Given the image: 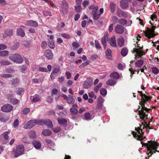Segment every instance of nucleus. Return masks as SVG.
<instances>
[{
	"mask_svg": "<svg viewBox=\"0 0 159 159\" xmlns=\"http://www.w3.org/2000/svg\"><path fill=\"white\" fill-rule=\"evenodd\" d=\"M48 44L49 47L51 49H53L55 48V45L53 40L49 41Z\"/></svg>",
	"mask_w": 159,
	"mask_h": 159,
	"instance_id": "nucleus-39",
	"label": "nucleus"
},
{
	"mask_svg": "<svg viewBox=\"0 0 159 159\" xmlns=\"http://www.w3.org/2000/svg\"><path fill=\"white\" fill-rule=\"evenodd\" d=\"M111 51L110 49H107L105 52V55L107 58L108 59H111Z\"/></svg>",
	"mask_w": 159,
	"mask_h": 159,
	"instance_id": "nucleus-24",
	"label": "nucleus"
},
{
	"mask_svg": "<svg viewBox=\"0 0 159 159\" xmlns=\"http://www.w3.org/2000/svg\"><path fill=\"white\" fill-rule=\"evenodd\" d=\"M26 24L28 25L36 27L38 26V23L35 21L30 20L26 21Z\"/></svg>",
	"mask_w": 159,
	"mask_h": 159,
	"instance_id": "nucleus-15",
	"label": "nucleus"
},
{
	"mask_svg": "<svg viewBox=\"0 0 159 159\" xmlns=\"http://www.w3.org/2000/svg\"><path fill=\"white\" fill-rule=\"evenodd\" d=\"M37 122V120H30L24 125V128L25 129H31L35 125Z\"/></svg>",
	"mask_w": 159,
	"mask_h": 159,
	"instance_id": "nucleus-7",
	"label": "nucleus"
},
{
	"mask_svg": "<svg viewBox=\"0 0 159 159\" xmlns=\"http://www.w3.org/2000/svg\"><path fill=\"white\" fill-rule=\"evenodd\" d=\"M44 55L49 60L52 59L53 57V54L52 51L50 49H48L44 52Z\"/></svg>",
	"mask_w": 159,
	"mask_h": 159,
	"instance_id": "nucleus-12",
	"label": "nucleus"
},
{
	"mask_svg": "<svg viewBox=\"0 0 159 159\" xmlns=\"http://www.w3.org/2000/svg\"><path fill=\"white\" fill-rule=\"evenodd\" d=\"M25 32L22 28H19L17 29L16 35L17 36H20L21 37H23L25 36Z\"/></svg>",
	"mask_w": 159,
	"mask_h": 159,
	"instance_id": "nucleus-17",
	"label": "nucleus"
},
{
	"mask_svg": "<svg viewBox=\"0 0 159 159\" xmlns=\"http://www.w3.org/2000/svg\"><path fill=\"white\" fill-rule=\"evenodd\" d=\"M136 43L138 45L137 48H134L132 52L134 53L135 52V55L136 56L141 57L144 54L143 49V46L140 47L139 46L137 42H136Z\"/></svg>",
	"mask_w": 159,
	"mask_h": 159,
	"instance_id": "nucleus-4",
	"label": "nucleus"
},
{
	"mask_svg": "<svg viewBox=\"0 0 159 159\" xmlns=\"http://www.w3.org/2000/svg\"><path fill=\"white\" fill-rule=\"evenodd\" d=\"M57 121L60 124L63 125H66L67 122V121L65 119L62 118H58Z\"/></svg>",
	"mask_w": 159,
	"mask_h": 159,
	"instance_id": "nucleus-22",
	"label": "nucleus"
},
{
	"mask_svg": "<svg viewBox=\"0 0 159 159\" xmlns=\"http://www.w3.org/2000/svg\"><path fill=\"white\" fill-rule=\"evenodd\" d=\"M52 130L55 133H57L61 130V128L59 127H57L52 128Z\"/></svg>",
	"mask_w": 159,
	"mask_h": 159,
	"instance_id": "nucleus-55",
	"label": "nucleus"
},
{
	"mask_svg": "<svg viewBox=\"0 0 159 159\" xmlns=\"http://www.w3.org/2000/svg\"><path fill=\"white\" fill-rule=\"evenodd\" d=\"M10 102L14 105H16L19 103V101L16 99H12L10 100Z\"/></svg>",
	"mask_w": 159,
	"mask_h": 159,
	"instance_id": "nucleus-48",
	"label": "nucleus"
},
{
	"mask_svg": "<svg viewBox=\"0 0 159 159\" xmlns=\"http://www.w3.org/2000/svg\"><path fill=\"white\" fill-rule=\"evenodd\" d=\"M72 46L74 48H78L79 46V44L76 42H73L72 43Z\"/></svg>",
	"mask_w": 159,
	"mask_h": 159,
	"instance_id": "nucleus-62",
	"label": "nucleus"
},
{
	"mask_svg": "<svg viewBox=\"0 0 159 159\" xmlns=\"http://www.w3.org/2000/svg\"><path fill=\"white\" fill-rule=\"evenodd\" d=\"M102 83H100L95 87L94 90L96 93H97L98 92L100 88L102 86Z\"/></svg>",
	"mask_w": 159,
	"mask_h": 159,
	"instance_id": "nucleus-42",
	"label": "nucleus"
},
{
	"mask_svg": "<svg viewBox=\"0 0 159 159\" xmlns=\"http://www.w3.org/2000/svg\"><path fill=\"white\" fill-rule=\"evenodd\" d=\"M10 60L16 63L20 64L23 61V59L20 54L15 53L11 54L9 57Z\"/></svg>",
	"mask_w": 159,
	"mask_h": 159,
	"instance_id": "nucleus-1",
	"label": "nucleus"
},
{
	"mask_svg": "<svg viewBox=\"0 0 159 159\" xmlns=\"http://www.w3.org/2000/svg\"><path fill=\"white\" fill-rule=\"evenodd\" d=\"M46 125L50 128L53 127V125L51 121L49 120H45L44 125Z\"/></svg>",
	"mask_w": 159,
	"mask_h": 159,
	"instance_id": "nucleus-25",
	"label": "nucleus"
},
{
	"mask_svg": "<svg viewBox=\"0 0 159 159\" xmlns=\"http://www.w3.org/2000/svg\"><path fill=\"white\" fill-rule=\"evenodd\" d=\"M20 44L18 42H16L15 43L12 47V49L13 50L16 49L19 47Z\"/></svg>",
	"mask_w": 159,
	"mask_h": 159,
	"instance_id": "nucleus-50",
	"label": "nucleus"
},
{
	"mask_svg": "<svg viewBox=\"0 0 159 159\" xmlns=\"http://www.w3.org/2000/svg\"><path fill=\"white\" fill-rule=\"evenodd\" d=\"M70 111L71 114L73 115H76L78 112V110L76 109L71 108L70 109Z\"/></svg>",
	"mask_w": 159,
	"mask_h": 159,
	"instance_id": "nucleus-40",
	"label": "nucleus"
},
{
	"mask_svg": "<svg viewBox=\"0 0 159 159\" xmlns=\"http://www.w3.org/2000/svg\"><path fill=\"white\" fill-rule=\"evenodd\" d=\"M128 49L125 48H123L121 51V55L123 56H125L128 54Z\"/></svg>",
	"mask_w": 159,
	"mask_h": 159,
	"instance_id": "nucleus-27",
	"label": "nucleus"
},
{
	"mask_svg": "<svg viewBox=\"0 0 159 159\" xmlns=\"http://www.w3.org/2000/svg\"><path fill=\"white\" fill-rule=\"evenodd\" d=\"M92 82L93 80L92 79H88L83 84L84 88L87 89L90 87L92 85Z\"/></svg>",
	"mask_w": 159,
	"mask_h": 159,
	"instance_id": "nucleus-11",
	"label": "nucleus"
},
{
	"mask_svg": "<svg viewBox=\"0 0 159 159\" xmlns=\"http://www.w3.org/2000/svg\"><path fill=\"white\" fill-rule=\"evenodd\" d=\"M110 76L111 77H113L116 79H118L120 77V75L118 73L114 72L110 74Z\"/></svg>",
	"mask_w": 159,
	"mask_h": 159,
	"instance_id": "nucleus-32",
	"label": "nucleus"
},
{
	"mask_svg": "<svg viewBox=\"0 0 159 159\" xmlns=\"http://www.w3.org/2000/svg\"><path fill=\"white\" fill-rule=\"evenodd\" d=\"M115 4L113 2H111L110 5V8L111 12H113L115 11Z\"/></svg>",
	"mask_w": 159,
	"mask_h": 159,
	"instance_id": "nucleus-34",
	"label": "nucleus"
},
{
	"mask_svg": "<svg viewBox=\"0 0 159 159\" xmlns=\"http://www.w3.org/2000/svg\"><path fill=\"white\" fill-rule=\"evenodd\" d=\"M45 120H40L37 121V123L38 124L41 125H44L45 122Z\"/></svg>",
	"mask_w": 159,
	"mask_h": 159,
	"instance_id": "nucleus-49",
	"label": "nucleus"
},
{
	"mask_svg": "<svg viewBox=\"0 0 159 159\" xmlns=\"http://www.w3.org/2000/svg\"><path fill=\"white\" fill-rule=\"evenodd\" d=\"M24 151V147L22 145H19L17 147L16 151L15 152V156L17 157L22 155Z\"/></svg>",
	"mask_w": 159,
	"mask_h": 159,
	"instance_id": "nucleus-6",
	"label": "nucleus"
},
{
	"mask_svg": "<svg viewBox=\"0 0 159 159\" xmlns=\"http://www.w3.org/2000/svg\"><path fill=\"white\" fill-rule=\"evenodd\" d=\"M102 103L100 102H98L97 103V105L96 107V108L97 109L99 110L102 107Z\"/></svg>",
	"mask_w": 159,
	"mask_h": 159,
	"instance_id": "nucleus-51",
	"label": "nucleus"
},
{
	"mask_svg": "<svg viewBox=\"0 0 159 159\" xmlns=\"http://www.w3.org/2000/svg\"><path fill=\"white\" fill-rule=\"evenodd\" d=\"M40 100V98L38 95H35L33 97L32 99V101L34 102H35L39 101Z\"/></svg>",
	"mask_w": 159,
	"mask_h": 159,
	"instance_id": "nucleus-44",
	"label": "nucleus"
},
{
	"mask_svg": "<svg viewBox=\"0 0 159 159\" xmlns=\"http://www.w3.org/2000/svg\"><path fill=\"white\" fill-rule=\"evenodd\" d=\"M108 42L111 46L113 47H117L115 36L113 35L108 40Z\"/></svg>",
	"mask_w": 159,
	"mask_h": 159,
	"instance_id": "nucleus-13",
	"label": "nucleus"
},
{
	"mask_svg": "<svg viewBox=\"0 0 159 159\" xmlns=\"http://www.w3.org/2000/svg\"><path fill=\"white\" fill-rule=\"evenodd\" d=\"M119 19L116 16H113L111 17L112 21L114 23L117 22V21H118Z\"/></svg>",
	"mask_w": 159,
	"mask_h": 159,
	"instance_id": "nucleus-47",
	"label": "nucleus"
},
{
	"mask_svg": "<svg viewBox=\"0 0 159 159\" xmlns=\"http://www.w3.org/2000/svg\"><path fill=\"white\" fill-rule=\"evenodd\" d=\"M47 46V43L46 41H44L42 42L41 43V47L42 49H45Z\"/></svg>",
	"mask_w": 159,
	"mask_h": 159,
	"instance_id": "nucleus-60",
	"label": "nucleus"
},
{
	"mask_svg": "<svg viewBox=\"0 0 159 159\" xmlns=\"http://www.w3.org/2000/svg\"><path fill=\"white\" fill-rule=\"evenodd\" d=\"M67 100V102L69 104H73L75 102V100L73 97L70 95H69V98Z\"/></svg>",
	"mask_w": 159,
	"mask_h": 159,
	"instance_id": "nucleus-28",
	"label": "nucleus"
},
{
	"mask_svg": "<svg viewBox=\"0 0 159 159\" xmlns=\"http://www.w3.org/2000/svg\"><path fill=\"white\" fill-rule=\"evenodd\" d=\"M143 61L142 60H138L135 63V66L138 68H140L143 66Z\"/></svg>",
	"mask_w": 159,
	"mask_h": 159,
	"instance_id": "nucleus-23",
	"label": "nucleus"
},
{
	"mask_svg": "<svg viewBox=\"0 0 159 159\" xmlns=\"http://www.w3.org/2000/svg\"><path fill=\"white\" fill-rule=\"evenodd\" d=\"M19 125V121L18 119H16L13 123V126L15 128L17 127Z\"/></svg>",
	"mask_w": 159,
	"mask_h": 159,
	"instance_id": "nucleus-58",
	"label": "nucleus"
},
{
	"mask_svg": "<svg viewBox=\"0 0 159 159\" xmlns=\"http://www.w3.org/2000/svg\"><path fill=\"white\" fill-rule=\"evenodd\" d=\"M120 7L124 9H125L129 7V3L126 0H123L120 2Z\"/></svg>",
	"mask_w": 159,
	"mask_h": 159,
	"instance_id": "nucleus-16",
	"label": "nucleus"
},
{
	"mask_svg": "<svg viewBox=\"0 0 159 159\" xmlns=\"http://www.w3.org/2000/svg\"><path fill=\"white\" fill-rule=\"evenodd\" d=\"M62 4L63 6L65 7V8H68V4L66 1L63 0L62 2Z\"/></svg>",
	"mask_w": 159,
	"mask_h": 159,
	"instance_id": "nucleus-54",
	"label": "nucleus"
},
{
	"mask_svg": "<svg viewBox=\"0 0 159 159\" xmlns=\"http://www.w3.org/2000/svg\"><path fill=\"white\" fill-rule=\"evenodd\" d=\"M84 117L86 120H91V116L89 112H86L84 114Z\"/></svg>",
	"mask_w": 159,
	"mask_h": 159,
	"instance_id": "nucleus-53",
	"label": "nucleus"
},
{
	"mask_svg": "<svg viewBox=\"0 0 159 159\" xmlns=\"http://www.w3.org/2000/svg\"><path fill=\"white\" fill-rule=\"evenodd\" d=\"M42 134L45 136H50L52 134L51 131L48 129H45L42 131Z\"/></svg>",
	"mask_w": 159,
	"mask_h": 159,
	"instance_id": "nucleus-21",
	"label": "nucleus"
},
{
	"mask_svg": "<svg viewBox=\"0 0 159 159\" xmlns=\"http://www.w3.org/2000/svg\"><path fill=\"white\" fill-rule=\"evenodd\" d=\"M98 58V56L97 54H93L90 56V59L92 60H95Z\"/></svg>",
	"mask_w": 159,
	"mask_h": 159,
	"instance_id": "nucleus-59",
	"label": "nucleus"
},
{
	"mask_svg": "<svg viewBox=\"0 0 159 159\" xmlns=\"http://www.w3.org/2000/svg\"><path fill=\"white\" fill-rule=\"evenodd\" d=\"M116 14L119 17L126 18L128 16L126 13L124 12L120 8L117 9L116 11Z\"/></svg>",
	"mask_w": 159,
	"mask_h": 159,
	"instance_id": "nucleus-8",
	"label": "nucleus"
},
{
	"mask_svg": "<svg viewBox=\"0 0 159 159\" xmlns=\"http://www.w3.org/2000/svg\"><path fill=\"white\" fill-rule=\"evenodd\" d=\"M93 18L94 20H97L98 19L100 16V14H99L98 12L94 11L93 12Z\"/></svg>",
	"mask_w": 159,
	"mask_h": 159,
	"instance_id": "nucleus-26",
	"label": "nucleus"
},
{
	"mask_svg": "<svg viewBox=\"0 0 159 159\" xmlns=\"http://www.w3.org/2000/svg\"><path fill=\"white\" fill-rule=\"evenodd\" d=\"M10 131L8 130V131L3 133V137L5 140H7L9 139L8 134L10 133Z\"/></svg>",
	"mask_w": 159,
	"mask_h": 159,
	"instance_id": "nucleus-38",
	"label": "nucleus"
},
{
	"mask_svg": "<svg viewBox=\"0 0 159 159\" xmlns=\"http://www.w3.org/2000/svg\"><path fill=\"white\" fill-rule=\"evenodd\" d=\"M30 109L29 108H25L23 110V112L25 114H27L30 111Z\"/></svg>",
	"mask_w": 159,
	"mask_h": 159,
	"instance_id": "nucleus-64",
	"label": "nucleus"
},
{
	"mask_svg": "<svg viewBox=\"0 0 159 159\" xmlns=\"http://www.w3.org/2000/svg\"><path fill=\"white\" fill-rule=\"evenodd\" d=\"M9 52L7 50L0 51V57H4L8 56Z\"/></svg>",
	"mask_w": 159,
	"mask_h": 159,
	"instance_id": "nucleus-33",
	"label": "nucleus"
},
{
	"mask_svg": "<svg viewBox=\"0 0 159 159\" xmlns=\"http://www.w3.org/2000/svg\"><path fill=\"white\" fill-rule=\"evenodd\" d=\"M33 144L36 149H39L41 146V143L38 140H34L33 142Z\"/></svg>",
	"mask_w": 159,
	"mask_h": 159,
	"instance_id": "nucleus-18",
	"label": "nucleus"
},
{
	"mask_svg": "<svg viewBox=\"0 0 159 159\" xmlns=\"http://www.w3.org/2000/svg\"><path fill=\"white\" fill-rule=\"evenodd\" d=\"M75 9L76 12L79 13L81 12L82 10V8L80 5L74 7Z\"/></svg>",
	"mask_w": 159,
	"mask_h": 159,
	"instance_id": "nucleus-41",
	"label": "nucleus"
},
{
	"mask_svg": "<svg viewBox=\"0 0 159 159\" xmlns=\"http://www.w3.org/2000/svg\"><path fill=\"white\" fill-rule=\"evenodd\" d=\"M28 134L30 137L32 139H34L36 137V134L34 131H31Z\"/></svg>",
	"mask_w": 159,
	"mask_h": 159,
	"instance_id": "nucleus-31",
	"label": "nucleus"
},
{
	"mask_svg": "<svg viewBox=\"0 0 159 159\" xmlns=\"http://www.w3.org/2000/svg\"><path fill=\"white\" fill-rule=\"evenodd\" d=\"M1 64L3 65H7L11 64L10 62L5 60L2 61L0 62Z\"/></svg>",
	"mask_w": 159,
	"mask_h": 159,
	"instance_id": "nucleus-43",
	"label": "nucleus"
},
{
	"mask_svg": "<svg viewBox=\"0 0 159 159\" xmlns=\"http://www.w3.org/2000/svg\"><path fill=\"white\" fill-rule=\"evenodd\" d=\"M60 69L59 67L55 68L53 69L52 72L50 75V78L51 79H53L55 77L57 76V74L60 71Z\"/></svg>",
	"mask_w": 159,
	"mask_h": 159,
	"instance_id": "nucleus-14",
	"label": "nucleus"
},
{
	"mask_svg": "<svg viewBox=\"0 0 159 159\" xmlns=\"http://www.w3.org/2000/svg\"><path fill=\"white\" fill-rule=\"evenodd\" d=\"M68 8H64L61 7L60 9V11L61 13L64 15L67 14L68 11Z\"/></svg>",
	"mask_w": 159,
	"mask_h": 159,
	"instance_id": "nucleus-35",
	"label": "nucleus"
},
{
	"mask_svg": "<svg viewBox=\"0 0 159 159\" xmlns=\"http://www.w3.org/2000/svg\"><path fill=\"white\" fill-rule=\"evenodd\" d=\"M125 30V28L122 25H117L115 29V30L116 33L118 34H122L123 33Z\"/></svg>",
	"mask_w": 159,
	"mask_h": 159,
	"instance_id": "nucleus-10",
	"label": "nucleus"
},
{
	"mask_svg": "<svg viewBox=\"0 0 159 159\" xmlns=\"http://www.w3.org/2000/svg\"><path fill=\"white\" fill-rule=\"evenodd\" d=\"M148 143H145L141 142V143L143 146H146L148 149V151H149V152L151 153L152 152L151 151L152 149H156L157 148V144L151 141H148Z\"/></svg>",
	"mask_w": 159,
	"mask_h": 159,
	"instance_id": "nucleus-3",
	"label": "nucleus"
},
{
	"mask_svg": "<svg viewBox=\"0 0 159 159\" xmlns=\"http://www.w3.org/2000/svg\"><path fill=\"white\" fill-rule=\"evenodd\" d=\"M152 72L155 75L157 74L159 72L158 68L156 67H153L152 68Z\"/></svg>",
	"mask_w": 159,
	"mask_h": 159,
	"instance_id": "nucleus-45",
	"label": "nucleus"
},
{
	"mask_svg": "<svg viewBox=\"0 0 159 159\" xmlns=\"http://www.w3.org/2000/svg\"><path fill=\"white\" fill-rule=\"evenodd\" d=\"M24 91V89L23 88H21L17 90V93L19 95H21Z\"/></svg>",
	"mask_w": 159,
	"mask_h": 159,
	"instance_id": "nucleus-63",
	"label": "nucleus"
},
{
	"mask_svg": "<svg viewBox=\"0 0 159 159\" xmlns=\"http://www.w3.org/2000/svg\"><path fill=\"white\" fill-rule=\"evenodd\" d=\"M107 39L102 37L101 39V43L102 44L104 48L105 49L107 46L106 40Z\"/></svg>",
	"mask_w": 159,
	"mask_h": 159,
	"instance_id": "nucleus-37",
	"label": "nucleus"
},
{
	"mask_svg": "<svg viewBox=\"0 0 159 159\" xmlns=\"http://www.w3.org/2000/svg\"><path fill=\"white\" fill-rule=\"evenodd\" d=\"M13 30H7L5 31V34L8 36H11L12 35Z\"/></svg>",
	"mask_w": 159,
	"mask_h": 159,
	"instance_id": "nucleus-36",
	"label": "nucleus"
},
{
	"mask_svg": "<svg viewBox=\"0 0 159 159\" xmlns=\"http://www.w3.org/2000/svg\"><path fill=\"white\" fill-rule=\"evenodd\" d=\"M116 83V80L113 78L109 79L106 82V84L108 85L112 86L115 85Z\"/></svg>",
	"mask_w": 159,
	"mask_h": 159,
	"instance_id": "nucleus-20",
	"label": "nucleus"
},
{
	"mask_svg": "<svg viewBox=\"0 0 159 159\" xmlns=\"http://www.w3.org/2000/svg\"><path fill=\"white\" fill-rule=\"evenodd\" d=\"M13 107L10 104H7L3 105L2 107V111L5 112H9L12 111Z\"/></svg>",
	"mask_w": 159,
	"mask_h": 159,
	"instance_id": "nucleus-9",
	"label": "nucleus"
},
{
	"mask_svg": "<svg viewBox=\"0 0 159 159\" xmlns=\"http://www.w3.org/2000/svg\"><path fill=\"white\" fill-rule=\"evenodd\" d=\"M89 97L91 98H96V97L95 96V94L94 93V92L93 91L90 92L89 93Z\"/></svg>",
	"mask_w": 159,
	"mask_h": 159,
	"instance_id": "nucleus-61",
	"label": "nucleus"
},
{
	"mask_svg": "<svg viewBox=\"0 0 159 159\" xmlns=\"http://www.w3.org/2000/svg\"><path fill=\"white\" fill-rule=\"evenodd\" d=\"M156 27L154 26H152V28L151 29L149 28H147V30L145 32V36L147 37L148 39H150L152 37H154L156 35L154 33Z\"/></svg>",
	"mask_w": 159,
	"mask_h": 159,
	"instance_id": "nucleus-5",
	"label": "nucleus"
},
{
	"mask_svg": "<svg viewBox=\"0 0 159 159\" xmlns=\"http://www.w3.org/2000/svg\"><path fill=\"white\" fill-rule=\"evenodd\" d=\"M143 98L141 101L142 102V103H145L146 102L148 101V100H151V98L146 95L145 94H144Z\"/></svg>",
	"mask_w": 159,
	"mask_h": 159,
	"instance_id": "nucleus-29",
	"label": "nucleus"
},
{
	"mask_svg": "<svg viewBox=\"0 0 159 159\" xmlns=\"http://www.w3.org/2000/svg\"><path fill=\"white\" fill-rule=\"evenodd\" d=\"M144 103H142V101L139 102V104L142 107V109L139 111V113L140 116V118L142 120H145V119L147 118V115L145 113L144 111V110L145 111H148V109L145 107V105Z\"/></svg>",
	"mask_w": 159,
	"mask_h": 159,
	"instance_id": "nucleus-2",
	"label": "nucleus"
},
{
	"mask_svg": "<svg viewBox=\"0 0 159 159\" xmlns=\"http://www.w3.org/2000/svg\"><path fill=\"white\" fill-rule=\"evenodd\" d=\"M117 43L120 47H122L124 46V40L122 37H120L118 39Z\"/></svg>",
	"mask_w": 159,
	"mask_h": 159,
	"instance_id": "nucleus-19",
	"label": "nucleus"
},
{
	"mask_svg": "<svg viewBox=\"0 0 159 159\" xmlns=\"http://www.w3.org/2000/svg\"><path fill=\"white\" fill-rule=\"evenodd\" d=\"M118 23L120 25H126L127 21L125 19L120 18L118 20Z\"/></svg>",
	"mask_w": 159,
	"mask_h": 159,
	"instance_id": "nucleus-30",
	"label": "nucleus"
},
{
	"mask_svg": "<svg viewBox=\"0 0 159 159\" xmlns=\"http://www.w3.org/2000/svg\"><path fill=\"white\" fill-rule=\"evenodd\" d=\"M61 35L63 37L66 39H69L70 38V36L69 34H67L65 33L61 34Z\"/></svg>",
	"mask_w": 159,
	"mask_h": 159,
	"instance_id": "nucleus-57",
	"label": "nucleus"
},
{
	"mask_svg": "<svg viewBox=\"0 0 159 159\" xmlns=\"http://www.w3.org/2000/svg\"><path fill=\"white\" fill-rule=\"evenodd\" d=\"M89 0L87 1H84L83 3V6L85 7L86 6L89 5Z\"/></svg>",
	"mask_w": 159,
	"mask_h": 159,
	"instance_id": "nucleus-52",
	"label": "nucleus"
},
{
	"mask_svg": "<svg viewBox=\"0 0 159 159\" xmlns=\"http://www.w3.org/2000/svg\"><path fill=\"white\" fill-rule=\"evenodd\" d=\"M101 94L102 96H105L107 93V91L105 89H101L100 90Z\"/></svg>",
	"mask_w": 159,
	"mask_h": 159,
	"instance_id": "nucleus-46",
	"label": "nucleus"
},
{
	"mask_svg": "<svg viewBox=\"0 0 159 159\" xmlns=\"http://www.w3.org/2000/svg\"><path fill=\"white\" fill-rule=\"evenodd\" d=\"M95 47L97 49H100L101 48V46L98 42L97 40H95Z\"/></svg>",
	"mask_w": 159,
	"mask_h": 159,
	"instance_id": "nucleus-56",
	"label": "nucleus"
}]
</instances>
